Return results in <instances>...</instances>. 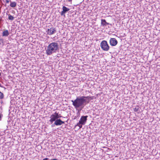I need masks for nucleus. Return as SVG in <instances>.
<instances>
[{"mask_svg":"<svg viewBox=\"0 0 160 160\" xmlns=\"http://www.w3.org/2000/svg\"><path fill=\"white\" fill-rule=\"evenodd\" d=\"M93 99V96H82L78 97L74 100H72V105L76 109L80 108L81 111L85 105L88 103L91 100Z\"/></svg>","mask_w":160,"mask_h":160,"instance_id":"nucleus-1","label":"nucleus"},{"mask_svg":"<svg viewBox=\"0 0 160 160\" xmlns=\"http://www.w3.org/2000/svg\"><path fill=\"white\" fill-rule=\"evenodd\" d=\"M58 43L55 42H53L50 43L47 47L46 49V54L48 55H50L53 53H56L59 49Z\"/></svg>","mask_w":160,"mask_h":160,"instance_id":"nucleus-2","label":"nucleus"},{"mask_svg":"<svg viewBox=\"0 0 160 160\" xmlns=\"http://www.w3.org/2000/svg\"><path fill=\"white\" fill-rule=\"evenodd\" d=\"M100 47L104 51H108L109 49V46L107 42L105 40H103L100 43Z\"/></svg>","mask_w":160,"mask_h":160,"instance_id":"nucleus-3","label":"nucleus"},{"mask_svg":"<svg viewBox=\"0 0 160 160\" xmlns=\"http://www.w3.org/2000/svg\"><path fill=\"white\" fill-rule=\"evenodd\" d=\"M61 117L62 116L60 114H59L58 113L55 112L54 114H52L51 116L50 117L51 119L49 120V121L51 123H52L54 122V121H55L57 119H59V118Z\"/></svg>","mask_w":160,"mask_h":160,"instance_id":"nucleus-4","label":"nucleus"},{"mask_svg":"<svg viewBox=\"0 0 160 160\" xmlns=\"http://www.w3.org/2000/svg\"><path fill=\"white\" fill-rule=\"evenodd\" d=\"M47 34L49 35L53 34L56 32V30L55 28L53 27H51L50 28H48L46 31Z\"/></svg>","mask_w":160,"mask_h":160,"instance_id":"nucleus-5","label":"nucleus"},{"mask_svg":"<svg viewBox=\"0 0 160 160\" xmlns=\"http://www.w3.org/2000/svg\"><path fill=\"white\" fill-rule=\"evenodd\" d=\"M88 116H82L79 121V123H82V124L84 125L87 120Z\"/></svg>","mask_w":160,"mask_h":160,"instance_id":"nucleus-6","label":"nucleus"},{"mask_svg":"<svg viewBox=\"0 0 160 160\" xmlns=\"http://www.w3.org/2000/svg\"><path fill=\"white\" fill-rule=\"evenodd\" d=\"M110 43L112 46H115L118 43V41L115 38H111L110 40Z\"/></svg>","mask_w":160,"mask_h":160,"instance_id":"nucleus-7","label":"nucleus"},{"mask_svg":"<svg viewBox=\"0 0 160 160\" xmlns=\"http://www.w3.org/2000/svg\"><path fill=\"white\" fill-rule=\"evenodd\" d=\"M54 124L56 126H60L62 124H64L65 122L64 121H62L60 119H56L55 121H54Z\"/></svg>","mask_w":160,"mask_h":160,"instance_id":"nucleus-8","label":"nucleus"},{"mask_svg":"<svg viewBox=\"0 0 160 160\" xmlns=\"http://www.w3.org/2000/svg\"><path fill=\"white\" fill-rule=\"evenodd\" d=\"M62 11L61 12V15L62 16L64 15V14L66 13L67 12H68L70 10L69 8H68L66 7L63 6L62 8Z\"/></svg>","mask_w":160,"mask_h":160,"instance_id":"nucleus-9","label":"nucleus"},{"mask_svg":"<svg viewBox=\"0 0 160 160\" xmlns=\"http://www.w3.org/2000/svg\"><path fill=\"white\" fill-rule=\"evenodd\" d=\"M9 34V33L8 30H4L2 33V36H8Z\"/></svg>","mask_w":160,"mask_h":160,"instance_id":"nucleus-10","label":"nucleus"},{"mask_svg":"<svg viewBox=\"0 0 160 160\" xmlns=\"http://www.w3.org/2000/svg\"><path fill=\"white\" fill-rule=\"evenodd\" d=\"M17 5L16 3L15 2H10V6L12 8L15 7Z\"/></svg>","mask_w":160,"mask_h":160,"instance_id":"nucleus-11","label":"nucleus"},{"mask_svg":"<svg viewBox=\"0 0 160 160\" xmlns=\"http://www.w3.org/2000/svg\"><path fill=\"white\" fill-rule=\"evenodd\" d=\"M33 43L34 44L31 43V48L33 49L35 48L36 47V45H35L36 43V42H33Z\"/></svg>","mask_w":160,"mask_h":160,"instance_id":"nucleus-12","label":"nucleus"},{"mask_svg":"<svg viewBox=\"0 0 160 160\" xmlns=\"http://www.w3.org/2000/svg\"><path fill=\"white\" fill-rule=\"evenodd\" d=\"M107 22L106 21V20L105 19H102L101 20V24L103 26H106V23Z\"/></svg>","mask_w":160,"mask_h":160,"instance_id":"nucleus-13","label":"nucleus"},{"mask_svg":"<svg viewBox=\"0 0 160 160\" xmlns=\"http://www.w3.org/2000/svg\"><path fill=\"white\" fill-rule=\"evenodd\" d=\"M8 19L10 20H13L14 19V17L12 16L10 14H8Z\"/></svg>","mask_w":160,"mask_h":160,"instance_id":"nucleus-14","label":"nucleus"},{"mask_svg":"<svg viewBox=\"0 0 160 160\" xmlns=\"http://www.w3.org/2000/svg\"><path fill=\"white\" fill-rule=\"evenodd\" d=\"M83 124H82V123H79V122H78L77 124V125H76V126H78V127H79V128H82V125Z\"/></svg>","mask_w":160,"mask_h":160,"instance_id":"nucleus-15","label":"nucleus"},{"mask_svg":"<svg viewBox=\"0 0 160 160\" xmlns=\"http://www.w3.org/2000/svg\"><path fill=\"white\" fill-rule=\"evenodd\" d=\"M4 97V95L3 93L0 91V98L2 99Z\"/></svg>","mask_w":160,"mask_h":160,"instance_id":"nucleus-16","label":"nucleus"},{"mask_svg":"<svg viewBox=\"0 0 160 160\" xmlns=\"http://www.w3.org/2000/svg\"><path fill=\"white\" fill-rule=\"evenodd\" d=\"M139 110V108H135L134 109V110L135 112H137Z\"/></svg>","mask_w":160,"mask_h":160,"instance_id":"nucleus-17","label":"nucleus"},{"mask_svg":"<svg viewBox=\"0 0 160 160\" xmlns=\"http://www.w3.org/2000/svg\"><path fill=\"white\" fill-rule=\"evenodd\" d=\"M42 160H50L49 158H45L42 159Z\"/></svg>","mask_w":160,"mask_h":160,"instance_id":"nucleus-18","label":"nucleus"},{"mask_svg":"<svg viewBox=\"0 0 160 160\" xmlns=\"http://www.w3.org/2000/svg\"><path fill=\"white\" fill-rule=\"evenodd\" d=\"M10 1V0H6V2L7 3H8Z\"/></svg>","mask_w":160,"mask_h":160,"instance_id":"nucleus-19","label":"nucleus"},{"mask_svg":"<svg viewBox=\"0 0 160 160\" xmlns=\"http://www.w3.org/2000/svg\"><path fill=\"white\" fill-rule=\"evenodd\" d=\"M55 124H54V123L53 124H52V127H54L55 126Z\"/></svg>","mask_w":160,"mask_h":160,"instance_id":"nucleus-20","label":"nucleus"},{"mask_svg":"<svg viewBox=\"0 0 160 160\" xmlns=\"http://www.w3.org/2000/svg\"><path fill=\"white\" fill-rule=\"evenodd\" d=\"M106 26L107 25H109V24H110V23H108V22H106ZM110 25H111V24H110Z\"/></svg>","mask_w":160,"mask_h":160,"instance_id":"nucleus-21","label":"nucleus"},{"mask_svg":"<svg viewBox=\"0 0 160 160\" xmlns=\"http://www.w3.org/2000/svg\"><path fill=\"white\" fill-rule=\"evenodd\" d=\"M58 160L57 159H52L51 160Z\"/></svg>","mask_w":160,"mask_h":160,"instance_id":"nucleus-22","label":"nucleus"},{"mask_svg":"<svg viewBox=\"0 0 160 160\" xmlns=\"http://www.w3.org/2000/svg\"><path fill=\"white\" fill-rule=\"evenodd\" d=\"M1 118H2V116H1V114H0V120H1Z\"/></svg>","mask_w":160,"mask_h":160,"instance_id":"nucleus-23","label":"nucleus"},{"mask_svg":"<svg viewBox=\"0 0 160 160\" xmlns=\"http://www.w3.org/2000/svg\"><path fill=\"white\" fill-rule=\"evenodd\" d=\"M1 87V83H0V87Z\"/></svg>","mask_w":160,"mask_h":160,"instance_id":"nucleus-24","label":"nucleus"},{"mask_svg":"<svg viewBox=\"0 0 160 160\" xmlns=\"http://www.w3.org/2000/svg\"><path fill=\"white\" fill-rule=\"evenodd\" d=\"M71 0H69V1H71Z\"/></svg>","mask_w":160,"mask_h":160,"instance_id":"nucleus-25","label":"nucleus"},{"mask_svg":"<svg viewBox=\"0 0 160 160\" xmlns=\"http://www.w3.org/2000/svg\"><path fill=\"white\" fill-rule=\"evenodd\" d=\"M32 1V0H31V1Z\"/></svg>","mask_w":160,"mask_h":160,"instance_id":"nucleus-26","label":"nucleus"}]
</instances>
